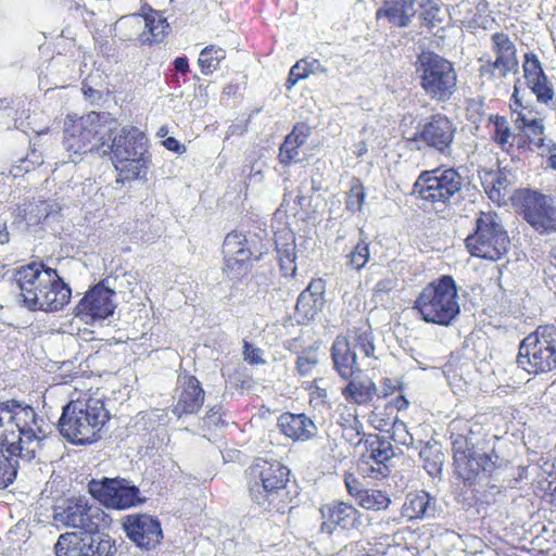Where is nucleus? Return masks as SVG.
Instances as JSON below:
<instances>
[{
    "mask_svg": "<svg viewBox=\"0 0 556 556\" xmlns=\"http://www.w3.org/2000/svg\"><path fill=\"white\" fill-rule=\"evenodd\" d=\"M3 421L0 419V429L3 428ZM3 432H0V490L7 489L14 482L17 475L18 451H13L14 446H10L2 437Z\"/></svg>",
    "mask_w": 556,
    "mask_h": 556,
    "instance_id": "31",
    "label": "nucleus"
},
{
    "mask_svg": "<svg viewBox=\"0 0 556 556\" xmlns=\"http://www.w3.org/2000/svg\"><path fill=\"white\" fill-rule=\"evenodd\" d=\"M301 147H299L296 143H294L290 138L286 137L279 148V154H278L279 162L285 166H288L292 163H298L300 161V159H299V149Z\"/></svg>",
    "mask_w": 556,
    "mask_h": 556,
    "instance_id": "50",
    "label": "nucleus"
},
{
    "mask_svg": "<svg viewBox=\"0 0 556 556\" xmlns=\"http://www.w3.org/2000/svg\"><path fill=\"white\" fill-rule=\"evenodd\" d=\"M101 155H110L123 180H134L146 175L149 155L148 138L137 127H111Z\"/></svg>",
    "mask_w": 556,
    "mask_h": 556,
    "instance_id": "3",
    "label": "nucleus"
},
{
    "mask_svg": "<svg viewBox=\"0 0 556 556\" xmlns=\"http://www.w3.org/2000/svg\"><path fill=\"white\" fill-rule=\"evenodd\" d=\"M366 199L365 187L359 179L354 178L351 187L346 192L345 208L351 213H357L362 211L363 204Z\"/></svg>",
    "mask_w": 556,
    "mask_h": 556,
    "instance_id": "46",
    "label": "nucleus"
},
{
    "mask_svg": "<svg viewBox=\"0 0 556 556\" xmlns=\"http://www.w3.org/2000/svg\"><path fill=\"white\" fill-rule=\"evenodd\" d=\"M495 468L496 462L492 459V456L478 451L471 452L470 456L455 464L458 477L468 484H471L480 476H490Z\"/></svg>",
    "mask_w": 556,
    "mask_h": 556,
    "instance_id": "26",
    "label": "nucleus"
},
{
    "mask_svg": "<svg viewBox=\"0 0 556 556\" xmlns=\"http://www.w3.org/2000/svg\"><path fill=\"white\" fill-rule=\"evenodd\" d=\"M123 529L129 540L137 546L146 549L155 547L163 538L159 519L147 514H135L124 517Z\"/></svg>",
    "mask_w": 556,
    "mask_h": 556,
    "instance_id": "19",
    "label": "nucleus"
},
{
    "mask_svg": "<svg viewBox=\"0 0 556 556\" xmlns=\"http://www.w3.org/2000/svg\"><path fill=\"white\" fill-rule=\"evenodd\" d=\"M290 470L285 465L258 459L248 469V488L251 501L266 511L283 513L289 502Z\"/></svg>",
    "mask_w": 556,
    "mask_h": 556,
    "instance_id": "4",
    "label": "nucleus"
},
{
    "mask_svg": "<svg viewBox=\"0 0 556 556\" xmlns=\"http://www.w3.org/2000/svg\"><path fill=\"white\" fill-rule=\"evenodd\" d=\"M14 280L21 290L24 306L30 311L56 312L71 300L70 286L55 269L42 263H31L17 268Z\"/></svg>",
    "mask_w": 556,
    "mask_h": 556,
    "instance_id": "1",
    "label": "nucleus"
},
{
    "mask_svg": "<svg viewBox=\"0 0 556 556\" xmlns=\"http://www.w3.org/2000/svg\"><path fill=\"white\" fill-rule=\"evenodd\" d=\"M464 179L455 168L424 170L413 185V193L432 203H447L462 191Z\"/></svg>",
    "mask_w": 556,
    "mask_h": 556,
    "instance_id": "11",
    "label": "nucleus"
},
{
    "mask_svg": "<svg viewBox=\"0 0 556 556\" xmlns=\"http://www.w3.org/2000/svg\"><path fill=\"white\" fill-rule=\"evenodd\" d=\"M109 419V410L101 399L83 396L63 406L58 429L68 442L85 445L100 439V432Z\"/></svg>",
    "mask_w": 556,
    "mask_h": 556,
    "instance_id": "2",
    "label": "nucleus"
},
{
    "mask_svg": "<svg viewBox=\"0 0 556 556\" xmlns=\"http://www.w3.org/2000/svg\"><path fill=\"white\" fill-rule=\"evenodd\" d=\"M331 358L334 369L342 379L348 380L356 374H362L356 352L352 349L349 338H336L331 348Z\"/></svg>",
    "mask_w": 556,
    "mask_h": 556,
    "instance_id": "25",
    "label": "nucleus"
},
{
    "mask_svg": "<svg viewBox=\"0 0 556 556\" xmlns=\"http://www.w3.org/2000/svg\"><path fill=\"white\" fill-rule=\"evenodd\" d=\"M81 540L89 555L93 556H115V541L101 531V527L92 529L89 532H79Z\"/></svg>",
    "mask_w": 556,
    "mask_h": 556,
    "instance_id": "34",
    "label": "nucleus"
},
{
    "mask_svg": "<svg viewBox=\"0 0 556 556\" xmlns=\"http://www.w3.org/2000/svg\"><path fill=\"white\" fill-rule=\"evenodd\" d=\"M416 14L415 0H383L376 18L386 17L395 27H407Z\"/></svg>",
    "mask_w": 556,
    "mask_h": 556,
    "instance_id": "27",
    "label": "nucleus"
},
{
    "mask_svg": "<svg viewBox=\"0 0 556 556\" xmlns=\"http://www.w3.org/2000/svg\"><path fill=\"white\" fill-rule=\"evenodd\" d=\"M491 39L495 53L494 61L497 66H502L503 75L517 74L519 71L517 49L509 36L505 33H494Z\"/></svg>",
    "mask_w": 556,
    "mask_h": 556,
    "instance_id": "28",
    "label": "nucleus"
},
{
    "mask_svg": "<svg viewBox=\"0 0 556 556\" xmlns=\"http://www.w3.org/2000/svg\"><path fill=\"white\" fill-rule=\"evenodd\" d=\"M531 91L535 94L536 100L540 103H547L554 97V90L552 84L548 81L547 76L545 79H538L527 85Z\"/></svg>",
    "mask_w": 556,
    "mask_h": 556,
    "instance_id": "51",
    "label": "nucleus"
},
{
    "mask_svg": "<svg viewBox=\"0 0 556 556\" xmlns=\"http://www.w3.org/2000/svg\"><path fill=\"white\" fill-rule=\"evenodd\" d=\"M115 119L108 113L90 112L84 116L67 115L64 122V149L73 154L87 152L101 154L104 140Z\"/></svg>",
    "mask_w": 556,
    "mask_h": 556,
    "instance_id": "6",
    "label": "nucleus"
},
{
    "mask_svg": "<svg viewBox=\"0 0 556 556\" xmlns=\"http://www.w3.org/2000/svg\"><path fill=\"white\" fill-rule=\"evenodd\" d=\"M395 285L396 282L393 278H384L376 283L374 291L376 294L388 293L395 287Z\"/></svg>",
    "mask_w": 556,
    "mask_h": 556,
    "instance_id": "63",
    "label": "nucleus"
},
{
    "mask_svg": "<svg viewBox=\"0 0 556 556\" xmlns=\"http://www.w3.org/2000/svg\"><path fill=\"white\" fill-rule=\"evenodd\" d=\"M391 438L395 443L404 446H410L414 443V438L407 430L406 424L397 418L392 424Z\"/></svg>",
    "mask_w": 556,
    "mask_h": 556,
    "instance_id": "52",
    "label": "nucleus"
},
{
    "mask_svg": "<svg viewBox=\"0 0 556 556\" xmlns=\"http://www.w3.org/2000/svg\"><path fill=\"white\" fill-rule=\"evenodd\" d=\"M37 413L35 409L22 402L16 400H9L4 402H0V419L3 421L2 430H26V427H29L31 420H36Z\"/></svg>",
    "mask_w": 556,
    "mask_h": 556,
    "instance_id": "24",
    "label": "nucleus"
},
{
    "mask_svg": "<svg viewBox=\"0 0 556 556\" xmlns=\"http://www.w3.org/2000/svg\"><path fill=\"white\" fill-rule=\"evenodd\" d=\"M318 364L317 355L313 352H304L296 358V370L299 375L305 377L311 375L312 370Z\"/></svg>",
    "mask_w": 556,
    "mask_h": 556,
    "instance_id": "53",
    "label": "nucleus"
},
{
    "mask_svg": "<svg viewBox=\"0 0 556 556\" xmlns=\"http://www.w3.org/2000/svg\"><path fill=\"white\" fill-rule=\"evenodd\" d=\"M265 251L256 235L233 230L224 239V274L231 280L247 276L254 262L262 260Z\"/></svg>",
    "mask_w": 556,
    "mask_h": 556,
    "instance_id": "9",
    "label": "nucleus"
},
{
    "mask_svg": "<svg viewBox=\"0 0 556 556\" xmlns=\"http://www.w3.org/2000/svg\"><path fill=\"white\" fill-rule=\"evenodd\" d=\"M438 511L437 497L421 490L406 494L401 507V517L407 521H425L434 519Z\"/></svg>",
    "mask_w": 556,
    "mask_h": 556,
    "instance_id": "20",
    "label": "nucleus"
},
{
    "mask_svg": "<svg viewBox=\"0 0 556 556\" xmlns=\"http://www.w3.org/2000/svg\"><path fill=\"white\" fill-rule=\"evenodd\" d=\"M462 421H453L450 425V439L452 441L454 465L465 457L470 456L471 452H476L478 438L467 424L460 428Z\"/></svg>",
    "mask_w": 556,
    "mask_h": 556,
    "instance_id": "30",
    "label": "nucleus"
},
{
    "mask_svg": "<svg viewBox=\"0 0 556 556\" xmlns=\"http://www.w3.org/2000/svg\"><path fill=\"white\" fill-rule=\"evenodd\" d=\"M203 420H204V424L207 425L208 427L210 426L217 427L219 424H224V420L222 419V416H220V407L219 406L212 407L206 413Z\"/></svg>",
    "mask_w": 556,
    "mask_h": 556,
    "instance_id": "62",
    "label": "nucleus"
},
{
    "mask_svg": "<svg viewBox=\"0 0 556 556\" xmlns=\"http://www.w3.org/2000/svg\"><path fill=\"white\" fill-rule=\"evenodd\" d=\"M509 185L507 175L502 172L489 173L483 186L491 199L501 197V190L506 189Z\"/></svg>",
    "mask_w": 556,
    "mask_h": 556,
    "instance_id": "49",
    "label": "nucleus"
},
{
    "mask_svg": "<svg viewBox=\"0 0 556 556\" xmlns=\"http://www.w3.org/2000/svg\"><path fill=\"white\" fill-rule=\"evenodd\" d=\"M522 70L527 85L538 79H545V73L542 64L539 61L538 55L533 52H528L525 54Z\"/></svg>",
    "mask_w": 556,
    "mask_h": 556,
    "instance_id": "48",
    "label": "nucleus"
},
{
    "mask_svg": "<svg viewBox=\"0 0 556 556\" xmlns=\"http://www.w3.org/2000/svg\"><path fill=\"white\" fill-rule=\"evenodd\" d=\"M529 144H532L534 149L540 151L541 155L545 153L556 152V142L552 139H547L543 136L536 137L534 140H528Z\"/></svg>",
    "mask_w": 556,
    "mask_h": 556,
    "instance_id": "60",
    "label": "nucleus"
},
{
    "mask_svg": "<svg viewBox=\"0 0 556 556\" xmlns=\"http://www.w3.org/2000/svg\"><path fill=\"white\" fill-rule=\"evenodd\" d=\"M366 450L371 458L378 466L379 475L386 477L389 469L386 465L387 462L395 456L394 448L390 441L378 434H369L365 440Z\"/></svg>",
    "mask_w": 556,
    "mask_h": 556,
    "instance_id": "33",
    "label": "nucleus"
},
{
    "mask_svg": "<svg viewBox=\"0 0 556 556\" xmlns=\"http://www.w3.org/2000/svg\"><path fill=\"white\" fill-rule=\"evenodd\" d=\"M2 432L3 440L10 446H14L13 451H18V457L23 462L29 463L41 450L42 442L50 433V426L43 417L37 414L36 420H31L30 426L26 427V430H2Z\"/></svg>",
    "mask_w": 556,
    "mask_h": 556,
    "instance_id": "16",
    "label": "nucleus"
},
{
    "mask_svg": "<svg viewBox=\"0 0 556 556\" xmlns=\"http://www.w3.org/2000/svg\"><path fill=\"white\" fill-rule=\"evenodd\" d=\"M146 10L141 14H131L118 20L117 28L126 40L137 38L141 41L146 20Z\"/></svg>",
    "mask_w": 556,
    "mask_h": 556,
    "instance_id": "39",
    "label": "nucleus"
},
{
    "mask_svg": "<svg viewBox=\"0 0 556 556\" xmlns=\"http://www.w3.org/2000/svg\"><path fill=\"white\" fill-rule=\"evenodd\" d=\"M491 121H493L494 124L493 141L503 150L511 148L516 137L513 136L507 119L503 116H494L491 117Z\"/></svg>",
    "mask_w": 556,
    "mask_h": 556,
    "instance_id": "44",
    "label": "nucleus"
},
{
    "mask_svg": "<svg viewBox=\"0 0 556 556\" xmlns=\"http://www.w3.org/2000/svg\"><path fill=\"white\" fill-rule=\"evenodd\" d=\"M325 519L320 526L323 532L331 534L339 527L342 530H355L362 532L368 525V517L353 505L338 502L324 506L320 509Z\"/></svg>",
    "mask_w": 556,
    "mask_h": 556,
    "instance_id": "18",
    "label": "nucleus"
},
{
    "mask_svg": "<svg viewBox=\"0 0 556 556\" xmlns=\"http://www.w3.org/2000/svg\"><path fill=\"white\" fill-rule=\"evenodd\" d=\"M325 282L323 279H313L300 293L295 304V314L299 323H307L316 318L325 304Z\"/></svg>",
    "mask_w": 556,
    "mask_h": 556,
    "instance_id": "21",
    "label": "nucleus"
},
{
    "mask_svg": "<svg viewBox=\"0 0 556 556\" xmlns=\"http://www.w3.org/2000/svg\"><path fill=\"white\" fill-rule=\"evenodd\" d=\"M521 215L542 235L556 231V203L551 195L528 191L522 199Z\"/></svg>",
    "mask_w": 556,
    "mask_h": 556,
    "instance_id": "15",
    "label": "nucleus"
},
{
    "mask_svg": "<svg viewBox=\"0 0 556 556\" xmlns=\"http://www.w3.org/2000/svg\"><path fill=\"white\" fill-rule=\"evenodd\" d=\"M115 291L105 286L104 280L91 287L74 308V314L85 324L101 321L114 314Z\"/></svg>",
    "mask_w": 556,
    "mask_h": 556,
    "instance_id": "14",
    "label": "nucleus"
},
{
    "mask_svg": "<svg viewBox=\"0 0 556 556\" xmlns=\"http://www.w3.org/2000/svg\"><path fill=\"white\" fill-rule=\"evenodd\" d=\"M56 556H93L86 551L79 532L61 534L54 545Z\"/></svg>",
    "mask_w": 556,
    "mask_h": 556,
    "instance_id": "37",
    "label": "nucleus"
},
{
    "mask_svg": "<svg viewBox=\"0 0 556 556\" xmlns=\"http://www.w3.org/2000/svg\"><path fill=\"white\" fill-rule=\"evenodd\" d=\"M164 147L173 152L182 153L186 151L185 146H182L177 139L174 137H168L163 141Z\"/></svg>",
    "mask_w": 556,
    "mask_h": 556,
    "instance_id": "64",
    "label": "nucleus"
},
{
    "mask_svg": "<svg viewBox=\"0 0 556 556\" xmlns=\"http://www.w3.org/2000/svg\"><path fill=\"white\" fill-rule=\"evenodd\" d=\"M358 504L367 510H384L391 504V498L380 490H365L362 493Z\"/></svg>",
    "mask_w": 556,
    "mask_h": 556,
    "instance_id": "42",
    "label": "nucleus"
},
{
    "mask_svg": "<svg viewBox=\"0 0 556 556\" xmlns=\"http://www.w3.org/2000/svg\"><path fill=\"white\" fill-rule=\"evenodd\" d=\"M15 114L16 110L11 105V102L8 99H0V123L7 128H11L12 125L15 126Z\"/></svg>",
    "mask_w": 556,
    "mask_h": 556,
    "instance_id": "55",
    "label": "nucleus"
},
{
    "mask_svg": "<svg viewBox=\"0 0 556 556\" xmlns=\"http://www.w3.org/2000/svg\"><path fill=\"white\" fill-rule=\"evenodd\" d=\"M516 127L521 130L528 140H534L544 135V124L541 118L528 117L526 114L518 113L515 118Z\"/></svg>",
    "mask_w": 556,
    "mask_h": 556,
    "instance_id": "43",
    "label": "nucleus"
},
{
    "mask_svg": "<svg viewBox=\"0 0 556 556\" xmlns=\"http://www.w3.org/2000/svg\"><path fill=\"white\" fill-rule=\"evenodd\" d=\"M456 125L444 114H434L418 124L417 130L409 139L415 149L421 150L419 143L432 149L440 155L450 157L456 136Z\"/></svg>",
    "mask_w": 556,
    "mask_h": 556,
    "instance_id": "12",
    "label": "nucleus"
},
{
    "mask_svg": "<svg viewBox=\"0 0 556 556\" xmlns=\"http://www.w3.org/2000/svg\"><path fill=\"white\" fill-rule=\"evenodd\" d=\"M344 483L348 490V493L357 498V501L361 498L362 493L366 489H363L362 482L353 475V473H346L344 477Z\"/></svg>",
    "mask_w": 556,
    "mask_h": 556,
    "instance_id": "59",
    "label": "nucleus"
},
{
    "mask_svg": "<svg viewBox=\"0 0 556 556\" xmlns=\"http://www.w3.org/2000/svg\"><path fill=\"white\" fill-rule=\"evenodd\" d=\"M414 68L419 87L430 100L444 103L452 99L457 90V74L451 61L433 51H422Z\"/></svg>",
    "mask_w": 556,
    "mask_h": 556,
    "instance_id": "7",
    "label": "nucleus"
},
{
    "mask_svg": "<svg viewBox=\"0 0 556 556\" xmlns=\"http://www.w3.org/2000/svg\"><path fill=\"white\" fill-rule=\"evenodd\" d=\"M276 251L279 260V265L285 276L295 275L296 266V252L295 240L292 235L288 237H279L276 240Z\"/></svg>",
    "mask_w": 556,
    "mask_h": 556,
    "instance_id": "36",
    "label": "nucleus"
},
{
    "mask_svg": "<svg viewBox=\"0 0 556 556\" xmlns=\"http://www.w3.org/2000/svg\"><path fill=\"white\" fill-rule=\"evenodd\" d=\"M517 364L528 372H548L556 368V326H539L519 345Z\"/></svg>",
    "mask_w": 556,
    "mask_h": 556,
    "instance_id": "10",
    "label": "nucleus"
},
{
    "mask_svg": "<svg viewBox=\"0 0 556 556\" xmlns=\"http://www.w3.org/2000/svg\"><path fill=\"white\" fill-rule=\"evenodd\" d=\"M441 8L432 0H428L421 4L419 17L421 24L428 29L439 26L443 22Z\"/></svg>",
    "mask_w": 556,
    "mask_h": 556,
    "instance_id": "47",
    "label": "nucleus"
},
{
    "mask_svg": "<svg viewBox=\"0 0 556 556\" xmlns=\"http://www.w3.org/2000/svg\"><path fill=\"white\" fill-rule=\"evenodd\" d=\"M361 238L356 245L353 248L351 253L348 255L349 262L348 264L356 270H361L366 266L369 261V243L366 241L364 237V231L359 230Z\"/></svg>",
    "mask_w": 556,
    "mask_h": 556,
    "instance_id": "45",
    "label": "nucleus"
},
{
    "mask_svg": "<svg viewBox=\"0 0 556 556\" xmlns=\"http://www.w3.org/2000/svg\"><path fill=\"white\" fill-rule=\"evenodd\" d=\"M243 356L244 361L251 365H260L266 363V361L263 358V351L258 348H255L248 341H244L243 344Z\"/></svg>",
    "mask_w": 556,
    "mask_h": 556,
    "instance_id": "57",
    "label": "nucleus"
},
{
    "mask_svg": "<svg viewBox=\"0 0 556 556\" xmlns=\"http://www.w3.org/2000/svg\"><path fill=\"white\" fill-rule=\"evenodd\" d=\"M60 206L56 202H48L42 199L25 202L22 205H17L13 215L15 222H26L27 226L38 225L53 213H58Z\"/></svg>",
    "mask_w": 556,
    "mask_h": 556,
    "instance_id": "29",
    "label": "nucleus"
},
{
    "mask_svg": "<svg viewBox=\"0 0 556 556\" xmlns=\"http://www.w3.org/2000/svg\"><path fill=\"white\" fill-rule=\"evenodd\" d=\"M179 382L181 391L173 413L177 417L197 414L203 406L205 396L200 381L197 377L187 375L180 377Z\"/></svg>",
    "mask_w": 556,
    "mask_h": 556,
    "instance_id": "22",
    "label": "nucleus"
},
{
    "mask_svg": "<svg viewBox=\"0 0 556 556\" xmlns=\"http://www.w3.org/2000/svg\"><path fill=\"white\" fill-rule=\"evenodd\" d=\"M349 340L355 352L359 350L364 353L365 357H374V336L369 325L364 324L361 327L354 328Z\"/></svg>",
    "mask_w": 556,
    "mask_h": 556,
    "instance_id": "38",
    "label": "nucleus"
},
{
    "mask_svg": "<svg viewBox=\"0 0 556 556\" xmlns=\"http://www.w3.org/2000/svg\"><path fill=\"white\" fill-rule=\"evenodd\" d=\"M144 27L141 37L142 43H160L166 38L169 29L167 20L157 11L148 9L146 12Z\"/></svg>",
    "mask_w": 556,
    "mask_h": 556,
    "instance_id": "35",
    "label": "nucleus"
},
{
    "mask_svg": "<svg viewBox=\"0 0 556 556\" xmlns=\"http://www.w3.org/2000/svg\"><path fill=\"white\" fill-rule=\"evenodd\" d=\"M311 135V127L305 123H298L293 126L292 131L287 136L299 147H302Z\"/></svg>",
    "mask_w": 556,
    "mask_h": 556,
    "instance_id": "56",
    "label": "nucleus"
},
{
    "mask_svg": "<svg viewBox=\"0 0 556 556\" xmlns=\"http://www.w3.org/2000/svg\"><path fill=\"white\" fill-rule=\"evenodd\" d=\"M510 240L497 213L480 212L472 232L465 239V247L475 257L501 260L508 251Z\"/></svg>",
    "mask_w": 556,
    "mask_h": 556,
    "instance_id": "8",
    "label": "nucleus"
},
{
    "mask_svg": "<svg viewBox=\"0 0 556 556\" xmlns=\"http://www.w3.org/2000/svg\"><path fill=\"white\" fill-rule=\"evenodd\" d=\"M348 380L349 383L342 389V395L348 402L365 405L374 399L377 389L370 378L356 374Z\"/></svg>",
    "mask_w": 556,
    "mask_h": 556,
    "instance_id": "32",
    "label": "nucleus"
},
{
    "mask_svg": "<svg viewBox=\"0 0 556 556\" xmlns=\"http://www.w3.org/2000/svg\"><path fill=\"white\" fill-rule=\"evenodd\" d=\"M419 456L424 460V468L431 477L441 473L444 464V454L438 447L427 444L420 450Z\"/></svg>",
    "mask_w": 556,
    "mask_h": 556,
    "instance_id": "41",
    "label": "nucleus"
},
{
    "mask_svg": "<svg viewBox=\"0 0 556 556\" xmlns=\"http://www.w3.org/2000/svg\"><path fill=\"white\" fill-rule=\"evenodd\" d=\"M479 72L481 77L488 78L489 80L503 79L507 77V75H503L502 66H497V63L491 59L486 60L480 66Z\"/></svg>",
    "mask_w": 556,
    "mask_h": 556,
    "instance_id": "54",
    "label": "nucleus"
},
{
    "mask_svg": "<svg viewBox=\"0 0 556 556\" xmlns=\"http://www.w3.org/2000/svg\"><path fill=\"white\" fill-rule=\"evenodd\" d=\"M88 492L106 508L118 510L137 506L143 502L139 488L119 477L92 479L88 482Z\"/></svg>",
    "mask_w": 556,
    "mask_h": 556,
    "instance_id": "13",
    "label": "nucleus"
},
{
    "mask_svg": "<svg viewBox=\"0 0 556 556\" xmlns=\"http://www.w3.org/2000/svg\"><path fill=\"white\" fill-rule=\"evenodd\" d=\"M277 427L285 437L295 442L309 441L315 438L318 432L315 422L304 413H282L278 417Z\"/></svg>",
    "mask_w": 556,
    "mask_h": 556,
    "instance_id": "23",
    "label": "nucleus"
},
{
    "mask_svg": "<svg viewBox=\"0 0 556 556\" xmlns=\"http://www.w3.org/2000/svg\"><path fill=\"white\" fill-rule=\"evenodd\" d=\"M226 58V51L216 46H207L200 52L198 60L203 75H211L219 68V64Z\"/></svg>",
    "mask_w": 556,
    "mask_h": 556,
    "instance_id": "40",
    "label": "nucleus"
},
{
    "mask_svg": "<svg viewBox=\"0 0 556 556\" xmlns=\"http://www.w3.org/2000/svg\"><path fill=\"white\" fill-rule=\"evenodd\" d=\"M53 518L66 527L77 528V532H89L97 527H104L108 516L99 507L88 506L79 501L59 507Z\"/></svg>",
    "mask_w": 556,
    "mask_h": 556,
    "instance_id": "17",
    "label": "nucleus"
},
{
    "mask_svg": "<svg viewBox=\"0 0 556 556\" xmlns=\"http://www.w3.org/2000/svg\"><path fill=\"white\" fill-rule=\"evenodd\" d=\"M308 77L305 67L301 61H298L290 70L288 79L286 81L287 89L293 88V86L300 80Z\"/></svg>",
    "mask_w": 556,
    "mask_h": 556,
    "instance_id": "58",
    "label": "nucleus"
},
{
    "mask_svg": "<svg viewBox=\"0 0 556 556\" xmlns=\"http://www.w3.org/2000/svg\"><path fill=\"white\" fill-rule=\"evenodd\" d=\"M414 309L428 324L444 327L452 325L460 313L454 278L443 275L428 283L416 298Z\"/></svg>",
    "mask_w": 556,
    "mask_h": 556,
    "instance_id": "5",
    "label": "nucleus"
},
{
    "mask_svg": "<svg viewBox=\"0 0 556 556\" xmlns=\"http://www.w3.org/2000/svg\"><path fill=\"white\" fill-rule=\"evenodd\" d=\"M302 65L305 67L307 75L323 74L327 75L328 70L325 67L319 60L314 58H304L300 60Z\"/></svg>",
    "mask_w": 556,
    "mask_h": 556,
    "instance_id": "61",
    "label": "nucleus"
}]
</instances>
